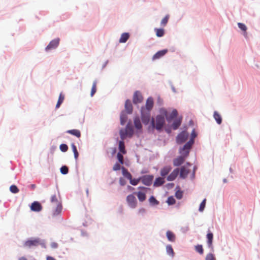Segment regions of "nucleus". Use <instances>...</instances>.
Here are the masks:
<instances>
[{
	"label": "nucleus",
	"mask_w": 260,
	"mask_h": 260,
	"mask_svg": "<svg viewBox=\"0 0 260 260\" xmlns=\"http://www.w3.org/2000/svg\"><path fill=\"white\" fill-rule=\"evenodd\" d=\"M160 114L156 116L155 119L152 118L151 123L153 128L159 131L162 129L165 123V117H167L168 112L166 109L161 108L159 110Z\"/></svg>",
	"instance_id": "obj_1"
},
{
	"label": "nucleus",
	"mask_w": 260,
	"mask_h": 260,
	"mask_svg": "<svg viewBox=\"0 0 260 260\" xmlns=\"http://www.w3.org/2000/svg\"><path fill=\"white\" fill-rule=\"evenodd\" d=\"M133 134V128L130 123H128L124 129H121L119 132L120 138L122 140L125 139L127 137H132Z\"/></svg>",
	"instance_id": "obj_2"
},
{
	"label": "nucleus",
	"mask_w": 260,
	"mask_h": 260,
	"mask_svg": "<svg viewBox=\"0 0 260 260\" xmlns=\"http://www.w3.org/2000/svg\"><path fill=\"white\" fill-rule=\"evenodd\" d=\"M192 145V140L189 141L186 143L183 147L179 149V153L180 155L186 158L189 155L190 149Z\"/></svg>",
	"instance_id": "obj_3"
},
{
	"label": "nucleus",
	"mask_w": 260,
	"mask_h": 260,
	"mask_svg": "<svg viewBox=\"0 0 260 260\" xmlns=\"http://www.w3.org/2000/svg\"><path fill=\"white\" fill-rule=\"evenodd\" d=\"M42 244H43V243L39 238H32L26 241L24 243V246L30 248Z\"/></svg>",
	"instance_id": "obj_4"
},
{
	"label": "nucleus",
	"mask_w": 260,
	"mask_h": 260,
	"mask_svg": "<svg viewBox=\"0 0 260 260\" xmlns=\"http://www.w3.org/2000/svg\"><path fill=\"white\" fill-rule=\"evenodd\" d=\"M141 114L143 123L145 125L148 124L150 119V112L146 111L145 108L142 107L141 109Z\"/></svg>",
	"instance_id": "obj_5"
},
{
	"label": "nucleus",
	"mask_w": 260,
	"mask_h": 260,
	"mask_svg": "<svg viewBox=\"0 0 260 260\" xmlns=\"http://www.w3.org/2000/svg\"><path fill=\"white\" fill-rule=\"evenodd\" d=\"M191 165L189 163H186L185 165L181 167L180 170V177L182 178H185L188 173L190 172L189 168Z\"/></svg>",
	"instance_id": "obj_6"
},
{
	"label": "nucleus",
	"mask_w": 260,
	"mask_h": 260,
	"mask_svg": "<svg viewBox=\"0 0 260 260\" xmlns=\"http://www.w3.org/2000/svg\"><path fill=\"white\" fill-rule=\"evenodd\" d=\"M188 137V134L183 131L180 133L176 138V142L178 144H182L186 141Z\"/></svg>",
	"instance_id": "obj_7"
},
{
	"label": "nucleus",
	"mask_w": 260,
	"mask_h": 260,
	"mask_svg": "<svg viewBox=\"0 0 260 260\" xmlns=\"http://www.w3.org/2000/svg\"><path fill=\"white\" fill-rule=\"evenodd\" d=\"M141 178V181L146 186H150L152 183L153 176L150 175H144Z\"/></svg>",
	"instance_id": "obj_8"
},
{
	"label": "nucleus",
	"mask_w": 260,
	"mask_h": 260,
	"mask_svg": "<svg viewBox=\"0 0 260 260\" xmlns=\"http://www.w3.org/2000/svg\"><path fill=\"white\" fill-rule=\"evenodd\" d=\"M126 201L128 206L132 208H135L137 205V201L135 197L133 194H129L126 197Z\"/></svg>",
	"instance_id": "obj_9"
},
{
	"label": "nucleus",
	"mask_w": 260,
	"mask_h": 260,
	"mask_svg": "<svg viewBox=\"0 0 260 260\" xmlns=\"http://www.w3.org/2000/svg\"><path fill=\"white\" fill-rule=\"evenodd\" d=\"M143 100V98L141 92L139 91H135L133 99L134 104H137L138 103H141L142 102Z\"/></svg>",
	"instance_id": "obj_10"
},
{
	"label": "nucleus",
	"mask_w": 260,
	"mask_h": 260,
	"mask_svg": "<svg viewBox=\"0 0 260 260\" xmlns=\"http://www.w3.org/2000/svg\"><path fill=\"white\" fill-rule=\"evenodd\" d=\"M59 41L58 38L52 40L46 47V51L56 48L59 45Z\"/></svg>",
	"instance_id": "obj_11"
},
{
	"label": "nucleus",
	"mask_w": 260,
	"mask_h": 260,
	"mask_svg": "<svg viewBox=\"0 0 260 260\" xmlns=\"http://www.w3.org/2000/svg\"><path fill=\"white\" fill-rule=\"evenodd\" d=\"M30 209L32 211L40 212L42 210V206L39 202L35 201L31 204Z\"/></svg>",
	"instance_id": "obj_12"
},
{
	"label": "nucleus",
	"mask_w": 260,
	"mask_h": 260,
	"mask_svg": "<svg viewBox=\"0 0 260 260\" xmlns=\"http://www.w3.org/2000/svg\"><path fill=\"white\" fill-rule=\"evenodd\" d=\"M185 159L186 158L183 156H182L181 155L173 159V165L175 167L179 166L185 161Z\"/></svg>",
	"instance_id": "obj_13"
},
{
	"label": "nucleus",
	"mask_w": 260,
	"mask_h": 260,
	"mask_svg": "<svg viewBox=\"0 0 260 260\" xmlns=\"http://www.w3.org/2000/svg\"><path fill=\"white\" fill-rule=\"evenodd\" d=\"M153 100L152 98H149L147 99L145 106L144 107L145 108L146 111H149L150 112V111L152 109L153 107Z\"/></svg>",
	"instance_id": "obj_14"
},
{
	"label": "nucleus",
	"mask_w": 260,
	"mask_h": 260,
	"mask_svg": "<svg viewBox=\"0 0 260 260\" xmlns=\"http://www.w3.org/2000/svg\"><path fill=\"white\" fill-rule=\"evenodd\" d=\"M179 169H174L173 172L168 176L167 180L171 181L176 179L179 173Z\"/></svg>",
	"instance_id": "obj_15"
},
{
	"label": "nucleus",
	"mask_w": 260,
	"mask_h": 260,
	"mask_svg": "<svg viewBox=\"0 0 260 260\" xmlns=\"http://www.w3.org/2000/svg\"><path fill=\"white\" fill-rule=\"evenodd\" d=\"M168 52L167 49H164L157 52L152 57L153 60H155L160 58L164 56Z\"/></svg>",
	"instance_id": "obj_16"
},
{
	"label": "nucleus",
	"mask_w": 260,
	"mask_h": 260,
	"mask_svg": "<svg viewBox=\"0 0 260 260\" xmlns=\"http://www.w3.org/2000/svg\"><path fill=\"white\" fill-rule=\"evenodd\" d=\"M125 109L127 113L131 114L133 112V106L131 102L129 100H127L125 103Z\"/></svg>",
	"instance_id": "obj_17"
},
{
	"label": "nucleus",
	"mask_w": 260,
	"mask_h": 260,
	"mask_svg": "<svg viewBox=\"0 0 260 260\" xmlns=\"http://www.w3.org/2000/svg\"><path fill=\"white\" fill-rule=\"evenodd\" d=\"M172 170V167L170 166L164 167L160 170V175L162 177H165Z\"/></svg>",
	"instance_id": "obj_18"
},
{
	"label": "nucleus",
	"mask_w": 260,
	"mask_h": 260,
	"mask_svg": "<svg viewBox=\"0 0 260 260\" xmlns=\"http://www.w3.org/2000/svg\"><path fill=\"white\" fill-rule=\"evenodd\" d=\"M134 125L136 128L138 130H141L142 128V125L139 117H136L134 120Z\"/></svg>",
	"instance_id": "obj_19"
},
{
	"label": "nucleus",
	"mask_w": 260,
	"mask_h": 260,
	"mask_svg": "<svg viewBox=\"0 0 260 260\" xmlns=\"http://www.w3.org/2000/svg\"><path fill=\"white\" fill-rule=\"evenodd\" d=\"M177 115H178V112H177V110L174 109L169 116H168V115H167V117H165L166 118L168 122H170L173 119L176 117L177 116Z\"/></svg>",
	"instance_id": "obj_20"
},
{
	"label": "nucleus",
	"mask_w": 260,
	"mask_h": 260,
	"mask_svg": "<svg viewBox=\"0 0 260 260\" xmlns=\"http://www.w3.org/2000/svg\"><path fill=\"white\" fill-rule=\"evenodd\" d=\"M146 191H139L136 193L139 201L143 202L146 200Z\"/></svg>",
	"instance_id": "obj_21"
},
{
	"label": "nucleus",
	"mask_w": 260,
	"mask_h": 260,
	"mask_svg": "<svg viewBox=\"0 0 260 260\" xmlns=\"http://www.w3.org/2000/svg\"><path fill=\"white\" fill-rule=\"evenodd\" d=\"M207 244L209 247L212 248V240L213 238V235L211 232H208L207 235Z\"/></svg>",
	"instance_id": "obj_22"
},
{
	"label": "nucleus",
	"mask_w": 260,
	"mask_h": 260,
	"mask_svg": "<svg viewBox=\"0 0 260 260\" xmlns=\"http://www.w3.org/2000/svg\"><path fill=\"white\" fill-rule=\"evenodd\" d=\"M67 133L72 135H74L77 138H80L81 137V133L80 131L78 129H74L71 130H68L67 131Z\"/></svg>",
	"instance_id": "obj_23"
},
{
	"label": "nucleus",
	"mask_w": 260,
	"mask_h": 260,
	"mask_svg": "<svg viewBox=\"0 0 260 260\" xmlns=\"http://www.w3.org/2000/svg\"><path fill=\"white\" fill-rule=\"evenodd\" d=\"M166 236L169 241L174 242L175 240V235L171 231H168L166 233Z\"/></svg>",
	"instance_id": "obj_24"
},
{
	"label": "nucleus",
	"mask_w": 260,
	"mask_h": 260,
	"mask_svg": "<svg viewBox=\"0 0 260 260\" xmlns=\"http://www.w3.org/2000/svg\"><path fill=\"white\" fill-rule=\"evenodd\" d=\"M182 119L178 118L176 119L172 124V128L173 129H177L181 125Z\"/></svg>",
	"instance_id": "obj_25"
},
{
	"label": "nucleus",
	"mask_w": 260,
	"mask_h": 260,
	"mask_svg": "<svg viewBox=\"0 0 260 260\" xmlns=\"http://www.w3.org/2000/svg\"><path fill=\"white\" fill-rule=\"evenodd\" d=\"M129 37V35L128 33H126V32L123 33L121 35V37L119 39V42L120 43H125L127 41V40L128 39Z\"/></svg>",
	"instance_id": "obj_26"
},
{
	"label": "nucleus",
	"mask_w": 260,
	"mask_h": 260,
	"mask_svg": "<svg viewBox=\"0 0 260 260\" xmlns=\"http://www.w3.org/2000/svg\"><path fill=\"white\" fill-rule=\"evenodd\" d=\"M214 118L218 124H220L222 122V118L221 115L217 112L215 111L213 115Z\"/></svg>",
	"instance_id": "obj_27"
},
{
	"label": "nucleus",
	"mask_w": 260,
	"mask_h": 260,
	"mask_svg": "<svg viewBox=\"0 0 260 260\" xmlns=\"http://www.w3.org/2000/svg\"><path fill=\"white\" fill-rule=\"evenodd\" d=\"M165 183L164 179L160 177H158L156 178L154 182V186H159L162 185Z\"/></svg>",
	"instance_id": "obj_28"
},
{
	"label": "nucleus",
	"mask_w": 260,
	"mask_h": 260,
	"mask_svg": "<svg viewBox=\"0 0 260 260\" xmlns=\"http://www.w3.org/2000/svg\"><path fill=\"white\" fill-rule=\"evenodd\" d=\"M56 206L55 211L53 213L54 215H57L60 213L62 210V206L60 203L55 204Z\"/></svg>",
	"instance_id": "obj_29"
},
{
	"label": "nucleus",
	"mask_w": 260,
	"mask_h": 260,
	"mask_svg": "<svg viewBox=\"0 0 260 260\" xmlns=\"http://www.w3.org/2000/svg\"><path fill=\"white\" fill-rule=\"evenodd\" d=\"M64 99V95L62 93H60L57 103L56 105V108H58L60 107V105L62 103Z\"/></svg>",
	"instance_id": "obj_30"
},
{
	"label": "nucleus",
	"mask_w": 260,
	"mask_h": 260,
	"mask_svg": "<svg viewBox=\"0 0 260 260\" xmlns=\"http://www.w3.org/2000/svg\"><path fill=\"white\" fill-rule=\"evenodd\" d=\"M122 174L125 177H126L128 180L129 179H131V177H132V176L131 174L127 171V169H126L125 168L123 167L122 169Z\"/></svg>",
	"instance_id": "obj_31"
},
{
	"label": "nucleus",
	"mask_w": 260,
	"mask_h": 260,
	"mask_svg": "<svg viewBox=\"0 0 260 260\" xmlns=\"http://www.w3.org/2000/svg\"><path fill=\"white\" fill-rule=\"evenodd\" d=\"M119 149L122 153H125L126 151L125 150L124 143L122 140V141H120L119 142Z\"/></svg>",
	"instance_id": "obj_32"
},
{
	"label": "nucleus",
	"mask_w": 260,
	"mask_h": 260,
	"mask_svg": "<svg viewBox=\"0 0 260 260\" xmlns=\"http://www.w3.org/2000/svg\"><path fill=\"white\" fill-rule=\"evenodd\" d=\"M96 85H97V81L95 80V81H94L92 86L91 92H90L91 96H93V95L95 94V93L96 91Z\"/></svg>",
	"instance_id": "obj_33"
},
{
	"label": "nucleus",
	"mask_w": 260,
	"mask_h": 260,
	"mask_svg": "<svg viewBox=\"0 0 260 260\" xmlns=\"http://www.w3.org/2000/svg\"><path fill=\"white\" fill-rule=\"evenodd\" d=\"M166 251L169 255H171L172 257L174 256V252L171 245H168L166 246Z\"/></svg>",
	"instance_id": "obj_34"
},
{
	"label": "nucleus",
	"mask_w": 260,
	"mask_h": 260,
	"mask_svg": "<svg viewBox=\"0 0 260 260\" xmlns=\"http://www.w3.org/2000/svg\"><path fill=\"white\" fill-rule=\"evenodd\" d=\"M154 30L158 37H161L164 35V30L162 28H155Z\"/></svg>",
	"instance_id": "obj_35"
},
{
	"label": "nucleus",
	"mask_w": 260,
	"mask_h": 260,
	"mask_svg": "<svg viewBox=\"0 0 260 260\" xmlns=\"http://www.w3.org/2000/svg\"><path fill=\"white\" fill-rule=\"evenodd\" d=\"M71 148L74 152L75 158L76 159H77L78 156H79V153H78V150L77 149L76 146H75V145L74 144H72L71 145Z\"/></svg>",
	"instance_id": "obj_36"
},
{
	"label": "nucleus",
	"mask_w": 260,
	"mask_h": 260,
	"mask_svg": "<svg viewBox=\"0 0 260 260\" xmlns=\"http://www.w3.org/2000/svg\"><path fill=\"white\" fill-rule=\"evenodd\" d=\"M130 183L133 185H137L141 181V178H134L133 179L132 177H131V179H129Z\"/></svg>",
	"instance_id": "obj_37"
},
{
	"label": "nucleus",
	"mask_w": 260,
	"mask_h": 260,
	"mask_svg": "<svg viewBox=\"0 0 260 260\" xmlns=\"http://www.w3.org/2000/svg\"><path fill=\"white\" fill-rule=\"evenodd\" d=\"M238 27L240 29H241L242 30L244 31V36H246L247 35L246 30H247V27L246 26L242 23H238Z\"/></svg>",
	"instance_id": "obj_38"
},
{
	"label": "nucleus",
	"mask_w": 260,
	"mask_h": 260,
	"mask_svg": "<svg viewBox=\"0 0 260 260\" xmlns=\"http://www.w3.org/2000/svg\"><path fill=\"white\" fill-rule=\"evenodd\" d=\"M10 190L13 193H17L19 191L18 187L15 185H12L10 187Z\"/></svg>",
	"instance_id": "obj_39"
},
{
	"label": "nucleus",
	"mask_w": 260,
	"mask_h": 260,
	"mask_svg": "<svg viewBox=\"0 0 260 260\" xmlns=\"http://www.w3.org/2000/svg\"><path fill=\"white\" fill-rule=\"evenodd\" d=\"M127 117L126 115L124 114H121L120 115V123L121 125H124L127 120Z\"/></svg>",
	"instance_id": "obj_40"
},
{
	"label": "nucleus",
	"mask_w": 260,
	"mask_h": 260,
	"mask_svg": "<svg viewBox=\"0 0 260 260\" xmlns=\"http://www.w3.org/2000/svg\"><path fill=\"white\" fill-rule=\"evenodd\" d=\"M195 250L200 254H202L204 252V250L201 245H197L195 246Z\"/></svg>",
	"instance_id": "obj_41"
},
{
	"label": "nucleus",
	"mask_w": 260,
	"mask_h": 260,
	"mask_svg": "<svg viewBox=\"0 0 260 260\" xmlns=\"http://www.w3.org/2000/svg\"><path fill=\"white\" fill-rule=\"evenodd\" d=\"M149 202L150 204L153 205H156L159 204V202L156 200V199L153 197L151 196L149 199Z\"/></svg>",
	"instance_id": "obj_42"
},
{
	"label": "nucleus",
	"mask_w": 260,
	"mask_h": 260,
	"mask_svg": "<svg viewBox=\"0 0 260 260\" xmlns=\"http://www.w3.org/2000/svg\"><path fill=\"white\" fill-rule=\"evenodd\" d=\"M169 15H166L161 20V25L162 26H166V24H167L168 23V20H169Z\"/></svg>",
	"instance_id": "obj_43"
},
{
	"label": "nucleus",
	"mask_w": 260,
	"mask_h": 260,
	"mask_svg": "<svg viewBox=\"0 0 260 260\" xmlns=\"http://www.w3.org/2000/svg\"><path fill=\"white\" fill-rule=\"evenodd\" d=\"M51 202L52 204H54L55 205V204H58L59 203H60L58 199H57V197L56 196V195H53L52 196L51 198Z\"/></svg>",
	"instance_id": "obj_44"
},
{
	"label": "nucleus",
	"mask_w": 260,
	"mask_h": 260,
	"mask_svg": "<svg viewBox=\"0 0 260 260\" xmlns=\"http://www.w3.org/2000/svg\"><path fill=\"white\" fill-rule=\"evenodd\" d=\"M60 170V172L64 175L68 174L69 172L68 168L66 166L61 167Z\"/></svg>",
	"instance_id": "obj_45"
},
{
	"label": "nucleus",
	"mask_w": 260,
	"mask_h": 260,
	"mask_svg": "<svg viewBox=\"0 0 260 260\" xmlns=\"http://www.w3.org/2000/svg\"><path fill=\"white\" fill-rule=\"evenodd\" d=\"M175 200L173 197H169L167 200V203L170 205H173L175 203Z\"/></svg>",
	"instance_id": "obj_46"
},
{
	"label": "nucleus",
	"mask_w": 260,
	"mask_h": 260,
	"mask_svg": "<svg viewBox=\"0 0 260 260\" xmlns=\"http://www.w3.org/2000/svg\"><path fill=\"white\" fill-rule=\"evenodd\" d=\"M206 200L204 199L201 203V204L200 205V207H199V211L200 212H202L204 210V208H205V205H206Z\"/></svg>",
	"instance_id": "obj_47"
},
{
	"label": "nucleus",
	"mask_w": 260,
	"mask_h": 260,
	"mask_svg": "<svg viewBox=\"0 0 260 260\" xmlns=\"http://www.w3.org/2000/svg\"><path fill=\"white\" fill-rule=\"evenodd\" d=\"M59 148L62 152H66L68 149V147L66 144H62L60 145Z\"/></svg>",
	"instance_id": "obj_48"
},
{
	"label": "nucleus",
	"mask_w": 260,
	"mask_h": 260,
	"mask_svg": "<svg viewBox=\"0 0 260 260\" xmlns=\"http://www.w3.org/2000/svg\"><path fill=\"white\" fill-rule=\"evenodd\" d=\"M206 260H216V258L214 254L209 253L206 255Z\"/></svg>",
	"instance_id": "obj_49"
},
{
	"label": "nucleus",
	"mask_w": 260,
	"mask_h": 260,
	"mask_svg": "<svg viewBox=\"0 0 260 260\" xmlns=\"http://www.w3.org/2000/svg\"><path fill=\"white\" fill-rule=\"evenodd\" d=\"M117 159L120 162V164H123V155L120 153H118L117 155Z\"/></svg>",
	"instance_id": "obj_50"
},
{
	"label": "nucleus",
	"mask_w": 260,
	"mask_h": 260,
	"mask_svg": "<svg viewBox=\"0 0 260 260\" xmlns=\"http://www.w3.org/2000/svg\"><path fill=\"white\" fill-rule=\"evenodd\" d=\"M182 196H183V192L182 191H180V190H178L176 192V193H175V197L178 199H181L182 197Z\"/></svg>",
	"instance_id": "obj_51"
},
{
	"label": "nucleus",
	"mask_w": 260,
	"mask_h": 260,
	"mask_svg": "<svg viewBox=\"0 0 260 260\" xmlns=\"http://www.w3.org/2000/svg\"><path fill=\"white\" fill-rule=\"evenodd\" d=\"M196 136H197V135L195 133L194 130L193 129L191 134V138L189 140V141L192 140V144L194 143V139L196 137Z\"/></svg>",
	"instance_id": "obj_52"
},
{
	"label": "nucleus",
	"mask_w": 260,
	"mask_h": 260,
	"mask_svg": "<svg viewBox=\"0 0 260 260\" xmlns=\"http://www.w3.org/2000/svg\"><path fill=\"white\" fill-rule=\"evenodd\" d=\"M120 169V165L119 163H116L113 167V169L114 171H118V170H119Z\"/></svg>",
	"instance_id": "obj_53"
},
{
	"label": "nucleus",
	"mask_w": 260,
	"mask_h": 260,
	"mask_svg": "<svg viewBox=\"0 0 260 260\" xmlns=\"http://www.w3.org/2000/svg\"><path fill=\"white\" fill-rule=\"evenodd\" d=\"M119 184L121 186H124L126 184V181L123 178H120L119 179Z\"/></svg>",
	"instance_id": "obj_54"
},
{
	"label": "nucleus",
	"mask_w": 260,
	"mask_h": 260,
	"mask_svg": "<svg viewBox=\"0 0 260 260\" xmlns=\"http://www.w3.org/2000/svg\"><path fill=\"white\" fill-rule=\"evenodd\" d=\"M51 246L53 248H56L57 247L58 244L56 243L53 242V243H51Z\"/></svg>",
	"instance_id": "obj_55"
},
{
	"label": "nucleus",
	"mask_w": 260,
	"mask_h": 260,
	"mask_svg": "<svg viewBox=\"0 0 260 260\" xmlns=\"http://www.w3.org/2000/svg\"><path fill=\"white\" fill-rule=\"evenodd\" d=\"M138 189L145 190V191H146V190L148 189V188L144 186H140L138 187Z\"/></svg>",
	"instance_id": "obj_56"
},
{
	"label": "nucleus",
	"mask_w": 260,
	"mask_h": 260,
	"mask_svg": "<svg viewBox=\"0 0 260 260\" xmlns=\"http://www.w3.org/2000/svg\"><path fill=\"white\" fill-rule=\"evenodd\" d=\"M46 260H56V259L52 256H47V258H46Z\"/></svg>",
	"instance_id": "obj_57"
},
{
	"label": "nucleus",
	"mask_w": 260,
	"mask_h": 260,
	"mask_svg": "<svg viewBox=\"0 0 260 260\" xmlns=\"http://www.w3.org/2000/svg\"><path fill=\"white\" fill-rule=\"evenodd\" d=\"M145 212V210L144 208H142L139 210V213H144Z\"/></svg>",
	"instance_id": "obj_58"
},
{
	"label": "nucleus",
	"mask_w": 260,
	"mask_h": 260,
	"mask_svg": "<svg viewBox=\"0 0 260 260\" xmlns=\"http://www.w3.org/2000/svg\"><path fill=\"white\" fill-rule=\"evenodd\" d=\"M127 188H128V189H129V190H131V191H132V190H133L134 189V187H132V186H129V185H128V186H127Z\"/></svg>",
	"instance_id": "obj_59"
},
{
	"label": "nucleus",
	"mask_w": 260,
	"mask_h": 260,
	"mask_svg": "<svg viewBox=\"0 0 260 260\" xmlns=\"http://www.w3.org/2000/svg\"><path fill=\"white\" fill-rule=\"evenodd\" d=\"M18 260H27V259L24 256H22V257H20Z\"/></svg>",
	"instance_id": "obj_60"
}]
</instances>
